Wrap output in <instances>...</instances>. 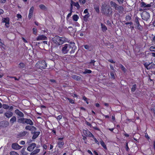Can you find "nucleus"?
Instances as JSON below:
<instances>
[{
  "instance_id": "393cba45",
  "label": "nucleus",
  "mask_w": 155,
  "mask_h": 155,
  "mask_svg": "<svg viewBox=\"0 0 155 155\" xmlns=\"http://www.w3.org/2000/svg\"><path fill=\"white\" fill-rule=\"evenodd\" d=\"M40 151V149H36L32 151L30 154V155H35L38 153Z\"/></svg>"
},
{
  "instance_id": "37998d69",
  "label": "nucleus",
  "mask_w": 155,
  "mask_h": 155,
  "mask_svg": "<svg viewBox=\"0 0 155 155\" xmlns=\"http://www.w3.org/2000/svg\"><path fill=\"white\" fill-rule=\"evenodd\" d=\"M149 49L151 51L155 52V45L150 47Z\"/></svg>"
},
{
  "instance_id": "c03bdc74",
  "label": "nucleus",
  "mask_w": 155,
  "mask_h": 155,
  "mask_svg": "<svg viewBox=\"0 0 155 155\" xmlns=\"http://www.w3.org/2000/svg\"><path fill=\"white\" fill-rule=\"evenodd\" d=\"M39 7L40 8V9H42V10L45 9L46 8L45 6L43 4L40 5H39Z\"/></svg>"
},
{
  "instance_id": "e433bc0d",
  "label": "nucleus",
  "mask_w": 155,
  "mask_h": 155,
  "mask_svg": "<svg viewBox=\"0 0 155 155\" xmlns=\"http://www.w3.org/2000/svg\"><path fill=\"white\" fill-rule=\"evenodd\" d=\"M137 87V85L136 84H135L133 85L132 86V87L131 89V91L132 92H134L136 89Z\"/></svg>"
},
{
  "instance_id": "f3484780",
  "label": "nucleus",
  "mask_w": 155,
  "mask_h": 155,
  "mask_svg": "<svg viewBox=\"0 0 155 155\" xmlns=\"http://www.w3.org/2000/svg\"><path fill=\"white\" fill-rule=\"evenodd\" d=\"M25 129L26 130H34L35 131L36 130V128L34 126H30L27 125L25 127Z\"/></svg>"
},
{
  "instance_id": "5fc2aeb1",
  "label": "nucleus",
  "mask_w": 155,
  "mask_h": 155,
  "mask_svg": "<svg viewBox=\"0 0 155 155\" xmlns=\"http://www.w3.org/2000/svg\"><path fill=\"white\" fill-rule=\"evenodd\" d=\"M62 116L61 115H59L58 116L56 119L58 121H59L62 118Z\"/></svg>"
},
{
  "instance_id": "8fccbe9b",
  "label": "nucleus",
  "mask_w": 155,
  "mask_h": 155,
  "mask_svg": "<svg viewBox=\"0 0 155 155\" xmlns=\"http://www.w3.org/2000/svg\"><path fill=\"white\" fill-rule=\"evenodd\" d=\"M110 75L112 78L114 79H115V76L113 72H111L110 73Z\"/></svg>"
},
{
  "instance_id": "f257e3e1",
  "label": "nucleus",
  "mask_w": 155,
  "mask_h": 155,
  "mask_svg": "<svg viewBox=\"0 0 155 155\" xmlns=\"http://www.w3.org/2000/svg\"><path fill=\"white\" fill-rule=\"evenodd\" d=\"M102 11L104 14L106 15H112V9L110 6H107L105 3L102 4Z\"/></svg>"
},
{
  "instance_id": "7c9ffc66",
  "label": "nucleus",
  "mask_w": 155,
  "mask_h": 155,
  "mask_svg": "<svg viewBox=\"0 0 155 155\" xmlns=\"http://www.w3.org/2000/svg\"><path fill=\"white\" fill-rule=\"evenodd\" d=\"M25 148H22L21 151V155H27L28 153L26 152L25 151Z\"/></svg>"
},
{
  "instance_id": "6e6552de",
  "label": "nucleus",
  "mask_w": 155,
  "mask_h": 155,
  "mask_svg": "<svg viewBox=\"0 0 155 155\" xmlns=\"http://www.w3.org/2000/svg\"><path fill=\"white\" fill-rule=\"evenodd\" d=\"M2 21V22L5 23V25L6 27H9L10 19L8 17L3 18Z\"/></svg>"
},
{
  "instance_id": "f03ea898",
  "label": "nucleus",
  "mask_w": 155,
  "mask_h": 155,
  "mask_svg": "<svg viewBox=\"0 0 155 155\" xmlns=\"http://www.w3.org/2000/svg\"><path fill=\"white\" fill-rule=\"evenodd\" d=\"M110 5L111 7H114L115 10L117 11L120 13H122L124 11V7L118 5L117 4L112 1L110 2Z\"/></svg>"
},
{
  "instance_id": "de8ad7c7",
  "label": "nucleus",
  "mask_w": 155,
  "mask_h": 155,
  "mask_svg": "<svg viewBox=\"0 0 155 155\" xmlns=\"http://www.w3.org/2000/svg\"><path fill=\"white\" fill-rule=\"evenodd\" d=\"M94 8L97 13H99V9L98 6H96L94 7Z\"/></svg>"
},
{
  "instance_id": "7ed1b4c3",
  "label": "nucleus",
  "mask_w": 155,
  "mask_h": 155,
  "mask_svg": "<svg viewBox=\"0 0 155 155\" xmlns=\"http://www.w3.org/2000/svg\"><path fill=\"white\" fill-rule=\"evenodd\" d=\"M36 67L40 69H45L47 67V64L45 60H42L38 62L35 64Z\"/></svg>"
},
{
  "instance_id": "412c9836",
  "label": "nucleus",
  "mask_w": 155,
  "mask_h": 155,
  "mask_svg": "<svg viewBox=\"0 0 155 155\" xmlns=\"http://www.w3.org/2000/svg\"><path fill=\"white\" fill-rule=\"evenodd\" d=\"M151 6V4L146 5L144 2H143L141 3V7L143 8L150 7Z\"/></svg>"
},
{
  "instance_id": "b1692460",
  "label": "nucleus",
  "mask_w": 155,
  "mask_h": 155,
  "mask_svg": "<svg viewBox=\"0 0 155 155\" xmlns=\"http://www.w3.org/2000/svg\"><path fill=\"white\" fill-rule=\"evenodd\" d=\"M101 145L104 149L105 150H107L106 145L105 144L103 141L101 140L100 142Z\"/></svg>"
},
{
  "instance_id": "dca6fc26",
  "label": "nucleus",
  "mask_w": 155,
  "mask_h": 155,
  "mask_svg": "<svg viewBox=\"0 0 155 155\" xmlns=\"http://www.w3.org/2000/svg\"><path fill=\"white\" fill-rule=\"evenodd\" d=\"M25 124H29L31 126L33 125V123L32 120L30 119L25 118Z\"/></svg>"
},
{
  "instance_id": "052dcab7",
  "label": "nucleus",
  "mask_w": 155,
  "mask_h": 155,
  "mask_svg": "<svg viewBox=\"0 0 155 155\" xmlns=\"http://www.w3.org/2000/svg\"><path fill=\"white\" fill-rule=\"evenodd\" d=\"M88 18V14H87L85 15V16L84 17V20H87Z\"/></svg>"
},
{
  "instance_id": "864d4df0",
  "label": "nucleus",
  "mask_w": 155,
  "mask_h": 155,
  "mask_svg": "<svg viewBox=\"0 0 155 155\" xmlns=\"http://www.w3.org/2000/svg\"><path fill=\"white\" fill-rule=\"evenodd\" d=\"M33 33L35 35L37 34V29L36 28H34L32 29Z\"/></svg>"
},
{
  "instance_id": "13d9d810",
  "label": "nucleus",
  "mask_w": 155,
  "mask_h": 155,
  "mask_svg": "<svg viewBox=\"0 0 155 155\" xmlns=\"http://www.w3.org/2000/svg\"><path fill=\"white\" fill-rule=\"evenodd\" d=\"M96 62L94 60H91V61L89 62V64H92L93 66H94V63Z\"/></svg>"
},
{
  "instance_id": "58836bf2",
  "label": "nucleus",
  "mask_w": 155,
  "mask_h": 155,
  "mask_svg": "<svg viewBox=\"0 0 155 155\" xmlns=\"http://www.w3.org/2000/svg\"><path fill=\"white\" fill-rule=\"evenodd\" d=\"M139 19V18L138 17H136L135 18L134 22L136 24V25L137 24L139 25V24L140 23L139 20H138Z\"/></svg>"
},
{
  "instance_id": "a211bd4d",
  "label": "nucleus",
  "mask_w": 155,
  "mask_h": 155,
  "mask_svg": "<svg viewBox=\"0 0 155 155\" xmlns=\"http://www.w3.org/2000/svg\"><path fill=\"white\" fill-rule=\"evenodd\" d=\"M13 113L11 111H7L4 114L5 116L7 118H9L13 115Z\"/></svg>"
},
{
  "instance_id": "3c124183",
  "label": "nucleus",
  "mask_w": 155,
  "mask_h": 155,
  "mask_svg": "<svg viewBox=\"0 0 155 155\" xmlns=\"http://www.w3.org/2000/svg\"><path fill=\"white\" fill-rule=\"evenodd\" d=\"M87 137L85 136H83V137L82 138L83 140H84V142L85 144H86L87 143Z\"/></svg>"
},
{
  "instance_id": "f704fd0d",
  "label": "nucleus",
  "mask_w": 155,
  "mask_h": 155,
  "mask_svg": "<svg viewBox=\"0 0 155 155\" xmlns=\"http://www.w3.org/2000/svg\"><path fill=\"white\" fill-rule=\"evenodd\" d=\"M73 19L75 21H77L79 19V17L77 15H74L73 16Z\"/></svg>"
},
{
  "instance_id": "ea45409f",
  "label": "nucleus",
  "mask_w": 155,
  "mask_h": 155,
  "mask_svg": "<svg viewBox=\"0 0 155 155\" xmlns=\"http://www.w3.org/2000/svg\"><path fill=\"white\" fill-rule=\"evenodd\" d=\"M150 65V64H149L147 62H145L144 64V67L147 69H150V68H149L148 66Z\"/></svg>"
},
{
  "instance_id": "a18cd8bd",
  "label": "nucleus",
  "mask_w": 155,
  "mask_h": 155,
  "mask_svg": "<svg viewBox=\"0 0 155 155\" xmlns=\"http://www.w3.org/2000/svg\"><path fill=\"white\" fill-rule=\"evenodd\" d=\"M10 154V155H19L18 153L15 151H11Z\"/></svg>"
},
{
  "instance_id": "c756f323",
  "label": "nucleus",
  "mask_w": 155,
  "mask_h": 155,
  "mask_svg": "<svg viewBox=\"0 0 155 155\" xmlns=\"http://www.w3.org/2000/svg\"><path fill=\"white\" fill-rule=\"evenodd\" d=\"M73 29L72 27L69 26L68 27L67 32L69 34L71 35V33H73Z\"/></svg>"
},
{
  "instance_id": "680f3d73",
  "label": "nucleus",
  "mask_w": 155,
  "mask_h": 155,
  "mask_svg": "<svg viewBox=\"0 0 155 155\" xmlns=\"http://www.w3.org/2000/svg\"><path fill=\"white\" fill-rule=\"evenodd\" d=\"M84 48L88 50L89 48V46L88 45H85L84 46Z\"/></svg>"
},
{
  "instance_id": "774afa93",
  "label": "nucleus",
  "mask_w": 155,
  "mask_h": 155,
  "mask_svg": "<svg viewBox=\"0 0 155 155\" xmlns=\"http://www.w3.org/2000/svg\"><path fill=\"white\" fill-rule=\"evenodd\" d=\"M151 41L152 42L155 43V35L152 38Z\"/></svg>"
},
{
  "instance_id": "bb28decb",
  "label": "nucleus",
  "mask_w": 155,
  "mask_h": 155,
  "mask_svg": "<svg viewBox=\"0 0 155 155\" xmlns=\"http://www.w3.org/2000/svg\"><path fill=\"white\" fill-rule=\"evenodd\" d=\"M8 123L6 121H3L1 124V126L4 127H5L8 125Z\"/></svg>"
},
{
  "instance_id": "e2e57ef3",
  "label": "nucleus",
  "mask_w": 155,
  "mask_h": 155,
  "mask_svg": "<svg viewBox=\"0 0 155 155\" xmlns=\"http://www.w3.org/2000/svg\"><path fill=\"white\" fill-rule=\"evenodd\" d=\"M93 128L95 130H97L98 131H100V129L97 127H93Z\"/></svg>"
},
{
  "instance_id": "ddd939ff",
  "label": "nucleus",
  "mask_w": 155,
  "mask_h": 155,
  "mask_svg": "<svg viewBox=\"0 0 155 155\" xmlns=\"http://www.w3.org/2000/svg\"><path fill=\"white\" fill-rule=\"evenodd\" d=\"M15 113L17 115L19 116V117H24V114L18 109L15 110Z\"/></svg>"
},
{
  "instance_id": "2eb2a0df",
  "label": "nucleus",
  "mask_w": 155,
  "mask_h": 155,
  "mask_svg": "<svg viewBox=\"0 0 155 155\" xmlns=\"http://www.w3.org/2000/svg\"><path fill=\"white\" fill-rule=\"evenodd\" d=\"M68 45L65 44L62 48V51L64 54L68 53Z\"/></svg>"
},
{
  "instance_id": "72a5a7b5",
  "label": "nucleus",
  "mask_w": 155,
  "mask_h": 155,
  "mask_svg": "<svg viewBox=\"0 0 155 155\" xmlns=\"http://www.w3.org/2000/svg\"><path fill=\"white\" fill-rule=\"evenodd\" d=\"M136 25V28L139 30L140 31H142L143 27L140 23L139 24V25L137 24Z\"/></svg>"
},
{
  "instance_id": "0e129e2a",
  "label": "nucleus",
  "mask_w": 155,
  "mask_h": 155,
  "mask_svg": "<svg viewBox=\"0 0 155 155\" xmlns=\"http://www.w3.org/2000/svg\"><path fill=\"white\" fill-rule=\"evenodd\" d=\"M86 124H87V125L88 126H89L90 127H91L92 126V125L91 124L88 122L86 121Z\"/></svg>"
},
{
  "instance_id": "6ab92c4d",
  "label": "nucleus",
  "mask_w": 155,
  "mask_h": 155,
  "mask_svg": "<svg viewBox=\"0 0 155 155\" xmlns=\"http://www.w3.org/2000/svg\"><path fill=\"white\" fill-rule=\"evenodd\" d=\"M40 134L39 131H35L33 133V134L32 137L33 139H35Z\"/></svg>"
},
{
  "instance_id": "c9c22d12",
  "label": "nucleus",
  "mask_w": 155,
  "mask_h": 155,
  "mask_svg": "<svg viewBox=\"0 0 155 155\" xmlns=\"http://www.w3.org/2000/svg\"><path fill=\"white\" fill-rule=\"evenodd\" d=\"M92 72V71L90 70L86 69L85 70V71L83 72V73L85 74H91Z\"/></svg>"
},
{
  "instance_id": "473e14b6",
  "label": "nucleus",
  "mask_w": 155,
  "mask_h": 155,
  "mask_svg": "<svg viewBox=\"0 0 155 155\" xmlns=\"http://www.w3.org/2000/svg\"><path fill=\"white\" fill-rule=\"evenodd\" d=\"M120 67L121 70L123 71V72H124V73H125L127 71V69L124 67L121 64H120Z\"/></svg>"
},
{
  "instance_id": "49530a36",
  "label": "nucleus",
  "mask_w": 155,
  "mask_h": 155,
  "mask_svg": "<svg viewBox=\"0 0 155 155\" xmlns=\"http://www.w3.org/2000/svg\"><path fill=\"white\" fill-rule=\"evenodd\" d=\"M25 64L23 63H20L19 64V68H22L25 67Z\"/></svg>"
},
{
  "instance_id": "4c0bfd02",
  "label": "nucleus",
  "mask_w": 155,
  "mask_h": 155,
  "mask_svg": "<svg viewBox=\"0 0 155 155\" xmlns=\"http://www.w3.org/2000/svg\"><path fill=\"white\" fill-rule=\"evenodd\" d=\"M131 19V17L130 15H127L125 17V20L127 21H129Z\"/></svg>"
},
{
  "instance_id": "69168bd1",
  "label": "nucleus",
  "mask_w": 155,
  "mask_h": 155,
  "mask_svg": "<svg viewBox=\"0 0 155 155\" xmlns=\"http://www.w3.org/2000/svg\"><path fill=\"white\" fill-rule=\"evenodd\" d=\"M42 147L44 149L46 150L47 149V146L45 144H44Z\"/></svg>"
},
{
  "instance_id": "cd10ccee",
  "label": "nucleus",
  "mask_w": 155,
  "mask_h": 155,
  "mask_svg": "<svg viewBox=\"0 0 155 155\" xmlns=\"http://www.w3.org/2000/svg\"><path fill=\"white\" fill-rule=\"evenodd\" d=\"M71 2L73 4L74 6L77 7L78 9H79L80 8V6L78 2H75L71 0Z\"/></svg>"
},
{
  "instance_id": "6e6d98bb",
  "label": "nucleus",
  "mask_w": 155,
  "mask_h": 155,
  "mask_svg": "<svg viewBox=\"0 0 155 155\" xmlns=\"http://www.w3.org/2000/svg\"><path fill=\"white\" fill-rule=\"evenodd\" d=\"M86 0H79V3L81 4H84L86 2Z\"/></svg>"
},
{
  "instance_id": "c85d7f7f",
  "label": "nucleus",
  "mask_w": 155,
  "mask_h": 155,
  "mask_svg": "<svg viewBox=\"0 0 155 155\" xmlns=\"http://www.w3.org/2000/svg\"><path fill=\"white\" fill-rule=\"evenodd\" d=\"M125 24L126 25H130V27H129V28H131V29H133L134 28V27L133 26V23L132 21L129 22H126L125 23Z\"/></svg>"
},
{
  "instance_id": "4d7b16f0",
  "label": "nucleus",
  "mask_w": 155,
  "mask_h": 155,
  "mask_svg": "<svg viewBox=\"0 0 155 155\" xmlns=\"http://www.w3.org/2000/svg\"><path fill=\"white\" fill-rule=\"evenodd\" d=\"M107 24L110 26H111L112 25L111 23L109 20L107 21Z\"/></svg>"
},
{
  "instance_id": "5701e85b",
  "label": "nucleus",
  "mask_w": 155,
  "mask_h": 155,
  "mask_svg": "<svg viewBox=\"0 0 155 155\" xmlns=\"http://www.w3.org/2000/svg\"><path fill=\"white\" fill-rule=\"evenodd\" d=\"M64 144V142L58 141L57 142L58 147L60 148L63 147Z\"/></svg>"
},
{
  "instance_id": "9b49d317",
  "label": "nucleus",
  "mask_w": 155,
  "mask_h": 155,
  "mask_svg": "<svg viewBox=\"0 0 155 155\" xmlns=\"http://www.w3.org/2000/svg\"><path fill=\"white\" fill-rule=\"evenodd\" d=\"M47 38L44 35H39L36 38L37 41L47 40Z\"/></svg>"
},
{
  "instance_id": "4468645a",
  "label": "nucleus",
  "mask_w": 155,
  "mask_h": 155,
  "mask_svg": "<svg viewBox=\"0 0 155 155\" xmlns=\"http://www.w3.org/2000/svg\"><path fill=\"white\" fill-rule=\"evenodd\" d=\"M34 9V6H32L30 8L29 10V13L28 15V18L29 19H31L32 16Z\"/></svg>"
},
{
  "instance_id": "aec40b11",
  "label": "nucleus",
  "mask_w": 155,
  "mask_h": 155,
  "mask_svg": "<svg viewBox=\"0 0 155 155\" xmlns=\"http://www.w3.org/2000/svg\"><path fill=\"white\" fill-rule=\"evenodd\" d=\"M25 118L23 117L18 118V122L20 124H25Z\"/></svg>"
},
{
  "instance_id": "9d476101",
  "label": "nucleus",
  "mask_w": 155,
  "mask_h": 155,
  "mask_svg": "<svg viewBox=\"0 0 155 155\" xmlns=\"http://www.w3.org/2000/svg\"><path fill=\"white\" fill-rule=\"evenodd\" d=\"M27 132L26 131H24L19 133L17 136L18 138L22 139L26 135Z\"/></svg>"
},
{
  "instance_id": "f8f14e48",
  "label": "nucleus",
  "mask_w": 155,
  "mask_h": 155,
  "mask_svg": "<svg viewBox=\"0 0 155 155\" xmlns=\"http://www.w3.org/2000/svg\"><path fill=\"white\" fill-rule=\"evenodd\" d=\"M22 146L19 145L16 143H13L12 145V147L14 150H18L22 148Z\"/></svg>"
},
{
  "instance_id": "09e8293b",
  "label": "nucleus",
  "mask_w": 155,
  "mask_h": 155,
  "mask_svg": "<svg viewBox=\"0 0 155 155\" xmlns=\"http://www.w3.org/2000/svg\"><path fill=\"white\" fill-rule=\"evenodd\" d=\"M66 99L69 100L70 103L72 104H74V101L72 99L68 97H67Z\"/></svg>"
},
{
  "instance_id": "338daca9",
  "label": "nucleus",
  "mask_w": 155,
  "mask_h": 155,
  "mask_svg": "<svg viewBox=\"0 0 155 155\" xmlns=\"http://www.w3.org/2000/svg\"><path fill=\"white\" fill-rule=\"evenodd\" d=\"M16 17L18 18H22V16L20 14H17Z\"/></svg>"
},
{
  "instance_id": "a19ab883",
  "label": "nucleus",
  "mask_w": 155,
  "mask_h": 155,
  "mask_svg": "<svg viewBox=\"0 0 155 155\" xmlns=\"http://www.w3.org/2000/svg\"><path fill=\"white\" fill-rule=\"evenodd\" d=\"M2 107L5 109H8L9 107V106L6 104H4L2 105Z\"/></svg>"
},
{
  "instance_id": "2f4dec72",
  "label": "nucleus",
  "mask_w": 155,
  "mask_h": 155,
  "mask_svg": "<svg viewBox=\"0 0 155 155\" xmlns=\"http://www.w3.org/2000/svg\"><path fill=\"white\" fill-rule=\"evenodd\" d=\"M16 121V117L15 116H14L10 119V122L11 124H13Z\"/></svg>"
},
{
  "instance_id": "bf43d9fd",
  "label": "nucleus",
  "mask_w": 155,
  "mask_h": 155,
  "mask_svg": "<svg viewBox=\"0 0 155 155\" xmlns=\"http://www.w3.org/2000/svg\"><path fill=\"white\" fill-rule=\"evenodd\" d=\"M9 77L10 78H14L15 79V80H16V81H19V78H16V77H15L11 76V77Z\"/></svg>"
},
{
  "instance_id": "1a4fd4ad",
  "label": "nucleus",
  "mask_w": 155,
  "mask_h": 155,
  "mask_svg": "<svg viewBox=\"0 0 155 155\" xmlns=\"http://www.w3.org/2000/svg\"><path fill=\"white\" fill-rule=\"evenodd\" d=\"M36 144L35 143H32L29 145L27 148V150L30 152L32 151L36 147Z\"/></svg>"
},
{
  "instance_id": "a878e982",
  "label": "nucleus",
  "mask_w": 155,
  "mask_h": 155,
  "mask_svg": "<svg viewBox=\"0 0 155 155\" xmlns=\"http://www.w3.org/2000/svg\"><path fill=\"white\" fill-rule=\"evenodd\" d=\"M72 78L74 79L77 81H79L81 79V78L80 77L75 75H72Z\"/></svg>"
},
{
  "instance_id": "79ce46f5",
  "label": "nucleus",
  "mask_w": 155,
  "mask_h": 155,
  "mask_svg": "<svg viewBox=\"0 0 155 155\" xmlns=\"http://www.w3.org/2000/svg\"><path fill=\"white\" fill-rule=\"evenodd\" d=\"M91 137H92L94 139V141L98 145H99V143L98 141L97 140V139L95 137L94 135L92 136Z\"/></svg>"
},
{
  "instance_id": "4be33fe9",
  "label": "nucleus",
  "mask_w": 155,
  "mask_h": 155,
  "mask_svg": "<svg viewBox=\"0 0 155 155\" xmlns=\"http://www.w3.org/2000/svg\"><path fill=\"white\" fill-rule=\"evenodd\" d=\"M101 30L102 31L104 32H106L107 29V27L105 26V25L102 23H101Z\"/></svg>"
},
{
  "instance_id": "423d86ee",
  "label": "nucleus",
  "mask_w": 155,
  "mask_h": 155,
  "mask_svg": "<svg viewBox=\"0 0 155 155\" xmlns=\"http://www.w3.org/2000/svg\"><path fill=\"white\" fill-rule=\"evenodd\" d=\"M141 15L142 19L146 21H147L150 17L149 13L146 11L143 12L141 13Z\"/></svg>"
},
{
  "instance_id": "603ef678",
  "label": "nucleus",
  "mask_w": 155,
  "mask_h": 155,
  "mask_svg": "<svg viewBox=\"0 0 155 155\" xmlns=\"http://www.w3.org/2000/svg\"><path fill=\"white\" fill-rule=\"evenodd\" d=\"M128 142L126 143V146H125L126 150L127 152L129 151V148L128 146Z\"/></svg>"
},
{
  "instance_id": "0eeeda50",
  "label": "nucleus",
  "mask_w": 155,
  "mask_h": 155,
  "mask_svg": "<svg viewBox=\"0 0 155 155\" xmlns=\"http://www.w3.org/2000/svg\"><path fill=\"white\" fill-rule=\"evenodd\" d=\"M83 132L85 136L87 137H91L93 135V134L87 129V130H83Z\"/></svg>"
},
{
  "instance_id": "20e7f679",
  "label": "nucleus",
  "mask_w": 155,
  "mask_h": 155,
  "mask_svg": "<svg viewBox=\"0 0 155 155\" xmlns=\"http://www.w3.org/2000/svg\"><path fill=\"white\" fill-rule=\"evenodd\" d=\"M52 41L54 44L58 45H61L63 43V41L62 40V38L57 36L52 38Z\"/></svg>"
},
{
  "instance_id": "39448f33",
  "label": "nucleus",
  "mask_w": 155,
  "mask_h": 155,
  "mask_svg": "<svg viewBox=\"0 0 155 155\" xmlns=\"http://www.w3.org/2000/svg\"><path fill=\"white\" fill-rule=\"evenodd\" d=\"M77 47L75 46L74 43H71L68 44V52L69 51L70 54L74 53Z\"/></svg>"
}]
</instances>
